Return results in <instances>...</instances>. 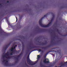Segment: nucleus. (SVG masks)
I'll list each match as a JSON object with an SVG mask.
<instances>
[{"label":"nucleus","mask_w":67,"mask_h":67,"mask_svg":"<svg viewBox=\"0 0 67 67\" xmlns=\"http://www.w3.org/2000/svg\"><path fill=\"white\" fill-rule=\"evenodd\" d=\"M17 46V45L15 46L14 48L12 47L11 49V52H12V53H9L8 52L6 54H5L3 56V62H5L6 64H8V60L7 59H9L10 58H11L10 57V55H12L13 54V53L14 52V51H13V50L14 49H15V47Z\"/></svg>","instance_id":"f257e3e1"},{"label":"nucleus","mask_w":67,"mask_h":67,"mask_svg":"<svg viewBox=\"0 0 67 67\" xmlns=\"http://www.w3.org/2000/svg\"><path fill=\"white\" fill-rule=\"evenodd\" d=\"M14 51H15V50Z\"/></svg>","instance_id":"9b49d317"},{"label":"nucleus","mask_w":67,"mask_h":67,"mask_svg":"<svg viewBox=\"0 0 67 67\" xmlns=\"http://www.w3.org/2000/svg\"><path fill=\"white\" fill-rule=\"evenodd\" d=\"M40 58V55H39L37 57V60L36 62H34L32 64H31V63H33L32 61H31V60H30V58H29V56H28L27 57V59L28 60H29V64L30 65H35L36 64V63H37V62H38V60L39 59V58Z\"/></svg>","instance_id":"f03ea898"},{"label":"nucleus","mask_w":67,"mask_h":67,"mask_svg":"<svg viewBox=\"0 0 67 67\" xmlns=\"http://www.w3.org/2000/svg\"><path fill=\"white\" fill-rule=\"evenodd\" d=\"M16 21L17 22V21H18V19H17V18L16 17Z\"/></svg>","instance_id":"423d86ee"},{"label":"nucleus","mask_w":67,"mask_h":67,"mask_svg":"<svg viewBox=\"0 0 67 67\" xmlns=\"http://www.w3.org/2000/svg\"><path fill=\"white\" fill-rule=\"evenodd\" d=\"M44 17H42V18L39 21V24L42 26V27H48L49 26V25L51 24V23H50L49 24L47 25H43L42 24V20L43 19Z\"/></svg>","instance_id":"7ed1b4c3"},{"label":"nucleus","mask_w":67,"mask_h":67,"mask_svg":"<svg viewBox=\"0 0 67 67\" xmlns=\"http://www.w3.org/2000/svg\"><path fill=\"white\" fill-rule=\"evenodd\" d=\"M21 54H22V53H21V54H20V55H21Z\"/></svg>","instance_id":"1a4fd4ad"},{"label":"nucleus","mask_w":67,"mask_h":67,"mask_svg":"<svg viewBox=\"0 0 67 67\" xmlns=\"http://www.w3.org/2000/svg\"><path fill=\"white\" fill-rule=\"evenodd\" d=\"M51 21H52V20H51Z\"/></svg>","instance_id":"f8f14e48"},{"label":"nucleus","mask_w":67,"mask_h":67,"mask_svg":"<svg viewBox=\"0 0 67 67\" xmlns=\"http://www.w3.org/2000/svg\"><path fill=\"white\" fill-rule=\"evenodd\" d=\"M66 64H67V61L66 62H64V64H63V63H62L61 67H62V66H64L65 65H66Z\"/></svg>","instance_id":"20e7f679"},{"label":"nucleus","mask_w":67,"mask_h":67,"mask_svg":"<svg viewBox=\"0 0 67 67\" xmlns=\"http://www.w3.org/2000/svg\"><path fill=\"white\" fill-rule=\"evenodd\" d=\"M39 52H41V50L40 49L39 50Z\"/></svg>","instance_id":"0eeeda50"},{"label":"nucleus","mask_w":67,"mask_h":67,"mask_svg":"<svg viewBox=\"0 0 67 67\" xmlns=\"http://www.w3.org/2000/svg\"><path fill=\"white\" fill-rule=\"evenodd\" d=\"M1 5V4H0V7Z\"/></svg>","instance_id":"6e6552de"},{"label":"nucleus","mask_w":67,"mask_h":67,"mask_svg":"<svg viewBox=\"0 0 67 67\" xmlns=\"http://www.w3.org/2000/svg\"><path fill=\"white\" fill-rule=\"evenodd\" d=\"M46 59H46L45 60L43 61V62L44 63H49V61H46Z\"/></svg>","instance_id":"39448f33"},{"label":"nucleus","mask_w":67,"mask_h":67,"mask_svg":"<svg viewBox=\"0 0 67 67\" xmlns=\"http://www.w3.org/2000/svg\"><path fill=\"white\" fill-rule=\"evenodd\" d=\"M7 2H8V1H7Z\"/></svg>","instance_id":"9d476101"}]
</instances>
